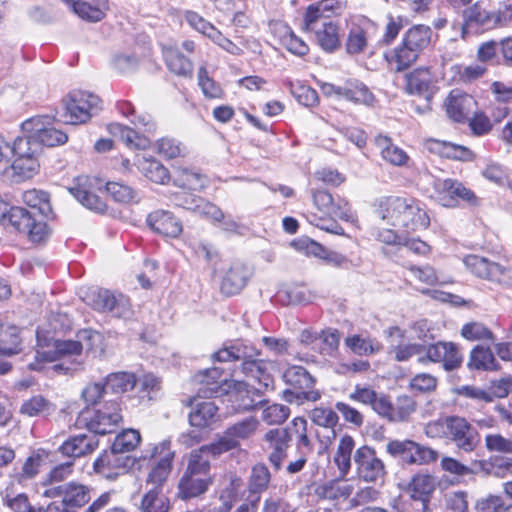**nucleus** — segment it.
<instances>
[{
	"mask_svg": "<svg viewBox=\"0 0 512 512\" xmlns=\"http://www.w3.org/2000/svg\"><path fill=\"white\" fill-rule=\"evenodd\" d=\"M260 352L243 341H237L229 346H224L212 355V358L219 362L242 361L241 372L250 380L257 382L259 387L251 386L246 381L237 380L234 382V390L237 399L240 401L238 409L249 411L257 405L254 397H260L263 390L268 389L273 379L268 372V363L257 360Z\"/></svg>",
	"mask_w": 512,
	"mask_h": 512,
	"instance_id": "obj_1",
	"label": "nucleus"
},
{
	"mask_svg": "<svg viewBox=\"0 0 512 512\" xmlns=\"http://www.w3.org/2000/svg\"><path fill=\"white\" fill-rule=\"evenodd\" d=\"M37 344L35 360L28 367L30 370L41 371L45 363L59 360L60 363L52 366L55 372L72 374L83 369V345L76 340H56L51 343L49 339L37 331Z\"/></svg>",
	"mask_w": 512,
	"mask_h": 512,
	"instance_id": "obj_2",
	"label": "nucleus"
},
{
	"mask_svg": "<svg viewBox=\"0 0 512 512\" xmlns=\"http://www.w3.org/2000/svg\"><path fill=\"white\" fill-rule=\"evenodd\" d=\"M13 161L0 173L1 180L7 185H19L32 180L40 171L38 146L17 137L12 146Z\"/></svg>",
	"mask_w": 512,
	"mask_h": 512,
	"instance_id": "obj_3",
	"label": "nucleus"
},
{
	"mask_svg": "<svg viewBox=\"0 0 512 512\" xmlns=\"http://www.w3.org/2000/svg\"><path fill=\"white\" fill-rule=\"evenodd\" d=\"M22 130L26 134L22 138L28 139L30 145L38 146V154L40 153V145L54 147L67 142V135L53 127V120L49 116H37L30 118L22 123Z\"/></svg>",
	"mask_w": 512,
	"mask_h": 512,
	"instance_id": "obj_4",
	"label": "nucleus"
},
{
	"mask_svg": "<svg viewBox=\"0 0 512 512\" xmlns=\"http://www.w3.org/2000/svg\"><path fill=\"white\" fill-rule=\"evenodd\" d=\"M303 28L313 36V39L323 51L333 53L340 48V27L332 19L304 16Z\"/></svg>",
	"mask_w": 512,
	"mask_h": 512,
	"instance_id": "obj_5",
	"label": "nucleus"
},
{
	"mask_svg": "<svg viewBox=\"0 0 512 512\" xmlns=\"http://www.w3.org/2000/svg\"><path fill=\"white\" fill-rule=\"evenodd\" d=\"M465 266L475 276L503 288H512V269L478 255H468L463 259Z\"/></svg>",
	"mask_w": 512,
	"mask_h": 512,
	"instance_id": "obj_6",
	"label": "nucleus"
},
{
	"mask_svg": "<svg viewBox=\"0 0 512 512\" xmlns=\"http://www.w3.org/2000/svg\"><path fill=\"white\" fill-rule=\"evenodd\" d=\"M63 102L66 121L74 125L87 122L101 104L98 96L86 91H73Z\"/></svg>",
	"mask_w": 512,
	"mask_h": 512,
	"instance_id": "obj_7",
	"label": "nucleus"
},
{
	"mask_svg": "<svg viewBox=\"0 0 512 512\" xmlns=\"http://www.w3.org/2000/svg\"><path fill=\"white\" fill-rule=\"evenodd\" d=\"M386 452L408 465L429 464L438 457L437 451L408 439L389 441L386 445Z\"/></svg>",
	"mask_w": 512,
	"mask_h": 512,
	"instance_id": "obj_8",
	"label": "nucleus"
},
{
	"mask_svg": "<svg viewBox=\"0 0 512 512\" xmlns=\"http://www.w3.org/2000/svg\"><path fill=\"white\" fill-rule=\"evenodd\" d=\"M433 191V198L444 207H455L459 201L475 204L477 200L474 192L456 179H435Z\"/></svg>",
	"mask_w": 512,
	"mask_h": 512,
	"instance_id": "obj_9",
	"label": "nucleus"
},
{
	"mask_svg": "<svg viewBox=\"0 0 512 512\" xmlns=\"http://www.w3.org/2000/svg\"><path fill=\"white\" fill-rule=\"evenodd\" d=\"M90 305L93 309L102 313H108L116 318L127 319L133 314L131 303L127 296L107 289L92 291Z\"/></svg>",
	"mask_w": 512,
	"mask_h": 512,
	"instance_id": "obj_10",
	"label": "nucleus"
},
{
	"mask_svg": "<svg viewBox=\"0 0 512 512\" xmlns=\"http://www.w3.org/2000/svg\"><path fill=\"white\" fill-rule=\"evenodd\" d=\"M446 440L453 443L459 450L471 453L479 446L481 436L477 428L465 417L451 415Z\"/></svg>",
	"mask_w": 512,
	"mask_h": 512,
	"instance_id": "obj_11",
	"label": "nucleus"
},
{
	"mask_svg": "<svg viewBox=\"0 0 512 512\" xmlns=\"http://www.w3.org/2000/svg\"><path fill=\"white\" fill-rule=\"evenodd\" d=\"M418 362L421 364L428 362L441 363L446 371H452L461 366L463 356L457 344L439 341L426 346V354L419 356Z\"/></svg>",
	"mask_w": 512,
	"mask_h": 512,
	"instance_id": "obj_12",
	"label": "nucleus"
},
{
	"mask_svg": "<svg viewBox=\"0 0 512 512\" xmlns=\"http://www.w3.org/2000/svg\"><path fill=\"white\" fill-rule=\"evenodd\" d=\"M354 462L357 474L365 482H377L386 474L383 461L377 456L376 451L367 445L361 446L355 451Z\"/></svg>",
	"mask_w": 512,
	"mask_h": 512,
	"instance_id": "obj_13",
	"label": "nucleus"
},
{
	"mask_svg": "<svg viewBox=\"0 0 512 512\" xmlns=\"http://www.w3.org/2000/svg\"><path fill=\"white\" fill-rule=\"evenodd\" d=\"M91 489L83 484L71 481L62 485L53 486L43 493L45 497H60L71 512L87 504L91 498Z\"/></svg>",
	"mask_w": 512,
	"mask_h": 512,
	"instance_id": "obj_14",
	"label": "nucleus"
},
{
	"mask_svg": "<svg viewBox=\"0 0 512 512\" xmlns=\"http://www.w3.org/2000/svg\"><path fill=\"white\" fill-rule=\"evenodd\" d=\"M122 420L120 404L116 400L107 401L94 411L87 422V428L100 435L113 433Z\"/></svg>",
	"mask_w": 512,
	"mask_h": 512,
	"instance_id": "obj_15",
	"label": "nucleus"
},
{
	"mask_svg": "<svg viewBox=\"0 0 512 512\" xmlns=\"http://www.w3.org/2000/svg\"><path fill=\"white\" fill-rule=\"evenodd\" d=\"M477 102L474 97L459 89L450 91L444 100L447 116L454 122H464L475 110Z\"/></svg>",
	"mask_w": 512,
	"mask_h": 512,
	"instance_id": "obj_16",
	"label": "nucleus"
},
{
	"mask_svg": "<svg viewBox=\"0 0 512 512\" xmlns=\"http://www.w3.org/2000/svg\"><path fill=\"white\" fill-rule=\"evenodd\" d=\"M129 458L113 451H104L93 463L96 474L108 480H115L126 473Z\"/></svg>",
	"mask_w": 512,
	"mask_h": 512,
	"instance_id": "obj_17",
	"label": "nucleus"
},
{
	"mask_svg": "<svg viewBox=\"0 0 512 512\" xmlns=\"http://www.w3.org/2000/svg\"><path fill=\"white\" fill-rule=\"evenodd\" d=\"M374 28V23L366 17L353 19L345 44L347 53L359 54L363 52L367 47L370 31Z\"/></svg>",
	"mask_w": 512,
	"mask_h": 512,
	"instance_id": "obj_18",
	"label": "nucleus"
},
{
	"mask_svg": "<svg viewBox=\"0 0 512 512\" xmlns=\"http://www.w3.org/2000/svg\"><path fill=\"white\" fill-rule=\"evenodd\" d=\"M157 455H161V457L157 461V464L149 472L147 477V484L152 485L151 489H156L160 492L162 485L167 480L171 472L172 459L174 454L169 449V447L163 443L153 448L151 457H156Z\"/></svg>",
	"mask_w": 512,
	"mask_h": 512,
	"instance_id": "obj_19",
	"label": "nucleus"
},
{
	"mask_svg": "<svg viewBox=\"0 0 512 512\" xmlns=\"http://www.w3.org/2000/svg\"><path fill=\"white\" fill-rule=\"evenodd\" d=\"M148 226L156 233L176 238L182 233V224L171 212L156 210L147 216Z\"/></svg>",
	"mask_w": 512,
	"mask_h": 512,
	"instance_id": "obj_20",
	"label": "nucleus"
},
{
	"mask_svg": "<svg viewBox=\"0 0 512 512\" xmlns=\"http://www.w3.org/2000/svg\"><path fill=\"white\" fill-rule=\"evenodd\" d=\"M285 381L291 386L300 389L303 398L315 402L320 399L319 391L311 390L314 386V379L302 366H292L284 373Z\"/></svg>",
	"mask_w": 512,
	"mask_h": 512,
	"instance_id": "obj_21",
	"label": "nucleus"
},
{
	"mask_svg": "<svg viewBox=\"0 0 512 512\" xmlns=\"http://www.w3.org/2000/svg\"><path fill=\"white\" fill-rule=\"evenodd\" d=\"M424 147L433 154L443 158L469 161L473 157L470 149L463 145L454 144L448 141H442L434 138L425 140Z\"/></svg>",
	"mask_w": 512,
	"mask_h": 512,
	"instance_id": "obj_22",
	"label": "nucleus"
},
{
	"mask_svg": "<svg viewBox=\"0 0 512 512\" xmlns=\"http://www.w3.org/2000/svg\"><path fill=\"white\" fill-rule=\"evenodd\" d=\"M251 270L242 262H234L225 272L221 282V291L226 295L239 293L247 284Z\"/></svg>",
	"mask_w": 512,
	"mask_h": 512,
	"instance_id": "obj_23",
	"label": "nucleus"
},
{
	"mask_svg": "<svg viewBox=\"0 0 512 512\" xmlns=\"http://www.w3.org/2000/svg\"><path fill=\"white\" fill-rule=\"evenodd\" d=\"M98 446V441L93 436L80 434L72 436L64 441L58 451L67 457L79 458L92 453Z\"/></svg>",
	"mask_w": 512,
	"mask_h": 512,
	"instance_id": "obj_24",
	"label": "nucleus"
},
{
	"mask_svg": "<svg viewBox=\"0 0 512 512\" xmlns=\"http://www.w3.org/2000/svg\"><path fill=\"white\" fill-rule=\"evenodd\" d=\"M419 55L413 48L405 45L404 41H401L395 48L387 51L384 57L391 70L402 72L411 67Z\"/></svg>",
	"mask_w": 512,
	"mask_h": 512,
	"instance_id": "obj_25",
	"label": "nucleus"
},
{
	"mask_svg": "<svg viewBox=\"0 0 512 512\" xmlns=\"http://www.w3.org/2000/svg\"><path fill=\"white\" fill-rule=\"evenodd\" d=\"M375 145L381 158L388 164L396 167H406L410 161L409 155L402 148L393 143L392 139L379 135L375 138Z\"/></svg>",
	"mask_w": 512,
	"mask_h": 512,
	"instance_id": "obj_26",
	"label": "nucleus"
},
{
	"mask_svg": "<svg viewBox=\"0 0 512 512\" xmlns=\"http://www.w3.org/2000/svg\"><path fill=\"white\" fill-rule=\"evenodd\" d=\"M193 402H195L194 408L189 413V422L192 426L206 428L220 419L218 407L213 401L197 402L194 399Z\"/></svg>",
	"mask_w": 512,
	"mask_h": 512,
	"instance_id": "obj_27",
	"label": "nucleus"
},
{
	"mask_svg": "<svg viewBox=\"0 0 512 512\" xmlns=\"http://www.w3.org/2000/svg\"><path fill=\"white\" fill-rule=\"evenodd\" d=\"M212 484L211 476H197L184 473L178 484V496L183 500L204 494Z\"/></svg>",
	"mask_w": 512,
	"mask_h": 512,
	"instance_id": "obj_28",
	"label": "nucleus"
},
{
	"mask_svg": "<svg viewBox=\"0 0 512 512\" xmlns=\"http://www.w3.org/2000/svg\"><path fill=\"white\" fill-rule=\"evenodd\" d=\"M265 439L270 443L272 449L269 461L276 470H279L287 456L288 433L283 429H271L266 433Z\"/></svg>",
	"mask_w": 512,
	"mask_h": 512,
	"instance_id": "obj_29",
	"label": "nucleus"
},
{
	"mask_svg": "<svg viewBox=\"0 0 512 512\" xmlns=\"http://www.w3.org/2000/svg\"><path fill=\"white\" fill-rule=\"evenodd\" d=\"M435 74L430 67H419L408 73L405 77V90L412 95H422L429 92Z\"/></svg>",
	"mask_w": 512,
	"mask_h": 512,
	"instance_id": "obj_30",
	"label": "nucleus"
},
{
	"mask_svg": "<svg viewBox=\"0 0 512 512\" xmlns=\"http://www.w3.org/2000/svg\"><path fill=\"white\" fill-rule=\"evenodd\" d=\"M435 488V479L433 476L428 474L415 475L408 485L410 497L413 500L420 501L424 510L427 509Z\"/></svg>",
	"mask_w": 512,
	"mask_h": 512,
	"instance_id": "obj_31",
	"label": "nucleus"
},
{
	"mask_svg": "<svg viewBox=\"0 0 512 512\" xmlns=\"http://www.w3.org/2000/svg\"><path fill=\"white\" fill-rule=\"evenodd\" d=\"M135 165L147 179L154 183L165 184L170 178L168 169L155 158L136 155Z\"/></svg>",
	"mask_w": 512,
	"mask_h": 512,
	"instance_id": "obj_32",
	"label": "nucleus"
},
{
	"mask_svg": "<svg viewBox=\"0 0 512 512\" xmlns=\"http://www.w3.org/2000/svg\"><path fill=\"white\" fill-rule=\"evenodd\" d=\"M108 131L114 137L119 138L130 149L144 150L149 147L148 137L140 135L134 129L120 123H111L108 125Z\"/></svg>",
	"mask_w": 512,
	"mask_h": 512,
	"instance_id": "obj_33",
	"label": "nucleus"
},
{
	"mask_svg": "<svg viewBox=\"0 0 512 512\" xmlns=\"http://www.w3.org/2000/svg\"><path fill=\"white\" fill-rule=\"evenodd\" d=\"M400 195L381 196L374 201V210L376 215L388 224L397 226L399 210L401 208Z\"/></svg>",
	"mask_w": 512,
	"mask_h": 512,
	"instance_id": "obj_34",
	"label": "nucleus"
},
{
	"mask_svg": "<svg viewBox=\"0 0 512 512\" xmlns=\"http://www.w3.org/2000/svg\"><path fill=\"white\" fill-rule=\"evenodd\" d=\"M429 225L430 217L424 205L419 200L413 198L400 227L409 231H418L427 229Z\"/></svg>",
	"mask_w": 512,
	"mask_h": 512,
	"instance_id": "obj_35",
	"label": "nucleus"
},
{
	"mask_svg": "<svg viewBox=\"0 0 512 512\" xmlns=\"http://www.w3.org/2000/svg\"><path fill=\"white\" fill-rule=\"evenodd\" d=\"M345 346L358 356H370L379 353L383 346L375 338L361 334L350 335L344 340Z\"/></svg>",
	"mask_w": 512,
	"mask_h": 512,
	"instance_id": "obj_36",
	"label": "nucleus"
},
{
	"mask_svg": "<svg viewBox=\"0 0 512 512\" xmlns=\"http://www.w3.org/2000/svg\"><path fill=\"white\" fill-rule=\"evenodd\" d=\"M77 185L69 189L70 193L79 201L84 207L97 213H103L106 210V204L100 197L91 193L84 186L88 181L87 177H79Z\"/></svg>",
	"mask_w": 512,
	"mask_h": 512,
	"instance_id": "obj_37",
	"label": "nucleus"
},
{
	"mask_svg": "<svg viewBox=\"0 0 512 512\" xmlns=\"http://www.w3.org/2000/svg\"><path fill=\"white\" fill-rule=\"evenodd\" d=\"M194 381L201 385L198 393L204 396H213L220 390L222 379V370L217 367L205 369L194 376Z\"/></svg>",
	"mask_w": 512,
	"mask_h": 512,
	"instance_id": "obj_38",
	"label": "nucleus"
},
{
	"mask_svg": "<svg viewBox=\"0 0 512 512\" xmlns=\"http://www.w3.org/2000/svg\"><path fill=\"white\" fill-rule=\"evenodd\" d=\"M163 56L171 72L183 77H192L193 64L188 58L183 56L178 49L166 47L163 49Z\"/></svg>",
	"mask_w": 512,
	"mask_h": 512,
	"instance_id": "obj_39",
	"label": "nucleus"
},
{
	"mask_svg": "<svg viewBox=\"0 0 512 512\" xmlns=\"http://www.w3.org/2000/svg\"><path fill=\"white\" fill-rule=\"evenodd\" d=\"M454 74L453 80L462 84H471L485 76L488 71L487 65L474 62L469 65L455 64L451 67Z\"/></svg>",
	"mask_w": 512,
	"mask_h": 512,
	"instance_id": "obj_40",
	"label": "nucleus"
},
{
	"mask_svg": "<svg viewBox=\"0 0 512 512\" xmlns=\"http://www.w3.org/2000/svg\"><path fill=\"white\" fill-rule=\"evenodd\" d=\"M37 217L33 212L27 210L21 206H12V211L10 215V227H12L15 232L22 234L26 237L29 236L31 231L34 229L33 223H36Z\"/></svg>",
	"mask_w": 512,
	"mask_h": 512,
	"instance_id": "obj_41",
	"label": "nucleus"
},
{
	"mask_svg": "<svg viewBox=\"0 0 512 512\" xmlns=\"http://www.w3.org/2000/svg\"><path fill=\"white\" fill-rule=\"evenodd\" d=\"M432 30L426 25H414L406 31L402 41L405 45L413 48L418 54L426 49L431 43Z\"/></svg>",
	"mask_w": 512,
	"mask_h": 512,
	"instance_id": "obj_42",
	"label": "nucleus"
},
{
	"mask_svg": "<svg viewBox=\"0 0 512 512\" xmlns=\"http://www.w3.org/2000/svg\"><path fill=\"white\" fill-rule=\"evenodd\" d=\"M353 493V486L338 481H329L315 488V495L319 499L339 500L346 499Z\"/></svg>",
	"mask_w": 512,
	"mask_h": 512,
	"instance_id": "obj_43",
	"label": "nucleus"
},
{
	"mask_svg": "<svg viewBox=\"0 0 512 512\" xmlns=\"http://www.w3.org/2000/svg\"><path fill=\"white\" fill-rule=\"evenodd\" d=\"M22 202L30 208L37 209L41 216L48 217L52 213L50 196L39 189H29L22 193Z\"/></svg>",
	"mask_w": 512,
	"mask_h": 512,
	"instance_id": "obj_44",
	"label": "nucleus"
},
{
	"mask_svg": "<svg viewBox=\"0 0 512 512\" xmlns=\"http://www.w3.org/2000/svg\"><path fill=\"white\" fill-rule=\"evenodd\" d=\"M173 182L184 189L200 190L205 187L206 178L195 170L180 167L175 171Z\"/></svg>",
	"mask_w": 512,
	"mask_h": 512,
	"instance_id": "obj_45",
	"label": "nucleus"
},
{
	"mask_svg": "<svg viewBox=\"0 0 512 512\" xmlns=\"http://www.w3.org/2000/svg\"><path fill=\"white\" fill-rule=\"evenodd\" d=\"M354 447L355 441L350 435H344L339 441L336 453L334 455V462L342 476H346L350 471L351 455Z\"/></svg>",
	"mask_w": 512,
	"mask_h": 512,
	"instance_id": "obj_46",
	"label": "nucleus"
},
{
	"mask_svg": "<svg viewBox=\"0 0 512 512\" xmlns=\"http://www.w3.org/2000/svg\"><path fill=\"white\" fill-rule=\"evenodd\" d=\"M105 386L112 394H123L131 391L136 385V377L129 372H115L106 376Z\"/></svg>",
	"mask_w": 512,
	"mask_h": 512,
	"instance_id": "obj_47",
	"label": "nucleus"
},
{
	"mask_svg": "<svg viewBox=\"0 0 512 512\" xmlns=\"http://www.w3.org/2000/svg\"><path fill=\"white\" fill-rule=\"evenodd\" d=\"M108 9V0H100L96 7L84 1L73 2V12L80 18L90 22L101 21Z\"/></svg>",
	"mask_w": 512,
	"mask_h": 512,
	"instance_id": "obj_48",
	"label": "nucleus"
},
{
	"mask_svg": "<svg viewBox=\"0 0 512 512\" xmlns=\"http://www.w3.org/2000/svg\"><path fill=\"white\" fill-rule=\"evenodd\" d=\"M468 366L476 370H493L497 363L489 347L476 346L470 353Z\"/></svg>",
	"mask_w": 512,
	"mask_h": 512,
	"instance_id": "obj_49",
	"label": "nucleus"
},
{
	"mask_svg": "<svg viewBox=\"0 0 512 512\" xmlns=\"http://www.w3.org/2000/svg\"><path fill=\"white\" fill-rule=\"evenodd\" d=\"M292 432L295 434V445L299 454L310 455L314 446L307 435V421L303 417H296L292 421Z\"/></svg>",
	"mask_w": 512,
	"mask_h": 512,
	"instance_id": "obj_50",
	"label": "nucleus"
},
{
	"mask_svg": "<svg viewBox=\"0 0 512 512\" xmlns=\"http://www.w3.org/2000/svg\"><path fill=\"white\" fill-rule=\"evenodd\" d=\"M106 191L114 201L129 204L139 201V193L133 187L116 181L106 183Z\"/></svg>",
	"mask_w": 512,
	"mask_h": 512,
	"instance_id": "obj_51",
	"label": "nucleus"
},
{
	"mask_svg": "<svg viewBox=\"0 0 512 512\" xmlns=\"http://www.w3.org/2000/svg\"><path fill=\"white\" fill-rule=\"evenodd\" d=\"M210 457L202 451V448L191 451L187 468L184 473L197 476H210Z\"/></svg>",
	"mask_w": 512,
	"mask_h": 512,
	"instance_id": "obj_52",
	"label": "nucleus"
},
{
	"mask_svg": "<svg viewBox=\"0 0 512 512\" xmlns=\"http://www.w3.org/2000/svg\"><path fill=\"white\" fill-rule=\"evenodd\" d=\"M341 334L336 328H326L319 333V352L323 356L335 357L339 352Z\"/></svg>",
	"mask_w": 512,
	"mask_h": 512,
	"instance_id": "obj_53",
	"label": "nucleus"
},
{
	"mask_svg": "<svg viewBox=\"0 0 512 512\" xmlns=\"http://www.w3.org/2000/svg\"><path fill=\"white\" fill-rule=\"evenodd\" d=\"M53 410L54 406L41 395L25 400L20 407V413L28 417L48 415Z\"/></svg>",
	"mask_w": 512,
	"mask_h": 512,
	"instance_id": "obj_54",
	"label": "nucleus"
},
{
	"mask_svg": "<svg viewBox=\"0 0 512 512\" xmlns=\"http://www.w3.org/2000/svg\"><path fill=\"white\" fill-rule=\"evenodd\" d=\"M344 5V0H321L315 4H311L306 12L305 17L313 18H330L337 14Z\"/></svg>",
	"mask_w": 512,
	"mask_h": 512,
	"instance_id": "obj_55",
	"label": "nucleus"
},
{
	"mask_svg": "<svg viewBox=\"0 0 512 512\" xmlns=\"http://www.w3.org/2000/svg\"><path fill=\"white\" fill-rule=\"evenodd\" d=\"M259 425V422L254 417H248L246 419H243L231 426H229L226 429L227 435H229L232 440L236 442V445H239L240 440L248 439L251 437L255 431L257 430V427Z\"/></svg>",
	"mask_w": 512,
	"mask_h": 512,
	"instance_id": "obj_56",
	"label": "nucleus"
},
{
	"mask_svg": "<svg viewBox=\"0 0 512 512\" xmlns=\"http://www.w3.org/2000/svg\"><path fill=\"white\" fill-rule=\"evenodd\" d=\"M140 433L135 429H126L118 434L111 446V449L120 455L134 450L140 442Z\"/></svg>",
	"mask_w": 512,
	"mask_h": 512,
	"instance_id": "obj_57",
	"label": "nucleus"
},
{
	"mask_svg": "<svg viewBox=\"0 0 512 512\" xmlns=\"http://www.w3.org/2000/svg\"><path fill=\"white\" fill-rule=\"evenodd\" d=\"M155 149L158 154L166 159H174L185 156L187 149L178 140L169 137H163L155 143Z\"/></svg>",
	"mask_w": 512,
	"mask_h": 512,
	"instance_id": "obj_58",
	"label": "nucleus"
},
{
	"mask_svg": "<svg viewBox=\"0 0 512 512\" xmlns=\"http://www.w3.org/2000/svg\"><path fill=\"white\" fill-rule=\"evenodd\" d=\"M47 453L44 450H39L29 456L24 462L21 472L18 473V481H26L35 478L40 472L44 459Z\"/></svg>",
	"mask_w": 512,
	"mask_h": 512,
	"instance_id": "obj_59",
	"label": "nucleus"
},
{
	"mask_svg": "<svg viewBox=\"0 0 512 512\" xmlns=\"http://www.w3.org/2000/svg\"><path fill=\"white\" fill-rule=\"evenodd\" d=\"M141 512H169V501L156 489H149L142 498Z\"/></svg>",
	"mask_w": 512,
	"mask_h": 512,
	"instance_id": "obj_60",
	"label": "nucleus"
},
{
	"mask_svg": "<svg viewBox=\"0 0 512 512\" xmlns=\"http://www.w3.org/2000/svg\"><path fill=\"white\" fill-rule=\"evenodd\" d=\"M280 41L282 45L292 54L304 56L308 53V45L299 37H297L287 26H280Z\"/></svg>",
	"mask_w": 512,
	"mask_h": 512,
	"instance_id": "obj_61",
	"label": "nucleus"
},
{
	"mask_svg": "<svg viewBox=\"0 0 512 512\" xmlns=\"http://www.w3.org/2000/svg\"><path fill=\"white\" fill-rule=\"evenodd\" d=\"M271 475L264 464H256L252 467L249 479V490L251 493H262L269 485Z\"/></svg>",
	"mask_w": 512,
	"mask_h": 512,
	"instance_id": "obj_62",
	"label": "nucleus"
},
{
	"mask_svg": "<svg viewBox=\"0 0 512 512\" xmlns=\"http://www.w3.org/2000/svg\"><path fill=\"white\" fill-rule=\"evenodd\" d=\"M485 448L490 453L512 455V438L501 433H488L484 437Z\"/></svg>",
	"mask_w": 512,
	"mask_h": 512,
	"instance_id": "obj_63",
	"label": "nucleus"
},
{
	"mask_svg": "<svg viewBox=\"0 0 512 512\" xmlns=\"http://www.w3.org/2000/svg\"><path fill=\"white\" fill-rule=\"evenodd\" d=\"M416 403L410 396L402 395L397 397L396 402L392 404L391 421H406L415 411Z\"/></svg>",
	"mask_w": 512,
	"mask_h": 512,
	"instance_id": "obj_64",
	"label": "nucleus"
}]
</instances>
